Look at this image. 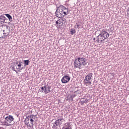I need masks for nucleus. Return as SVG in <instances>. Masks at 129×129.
Returning a JSON list of instances; mask_svg holds the SVG:
<instances>
[{
    "mask_svg": "<svg viewBox=\"0 0 129 129\" xmlns=\"http://www.w3.org/2000/svg\"><path fill=\"white\" fill-rule=\"evenodd\" d=\"M70 12L68 8H66L63 5H60L59 7H57L55 14L57 18H64L65 16L70 14Z\"/></svg>",
    "mask_w": 129,
    "mask_h": 129,
    "instance_id": "nucleus-1",
    "label": "nucleus"
},
{
    "mask_svg": "<svg viewBox=\"0 0 129 129\" xmlns=\"http://www.w3.org/2000/svg\"><path fill=\"white\" fill-rule=\"evenodd\" d=\"M37 120H38L37 115H34L32 114L26 117L25 119L24 122L27 126L32 127V126H33L34 124H35V121H37Z\"/></svg>",
    "mask_w": 129,
    "mask_h": 129,
    "instance_id": "nucleus-2",
    "label": "nucleus"
},
{
    "mask_svg": "<svg viewBox=\"0 0 129 129\" xmlns=\"http://www.w3.org/2000/svg\"><path fill=\"white\" fill-rule=\"evenodd\" d=\"M87 61V59L84 57H78L74 61L75 67L81 69L82 68V65L85 66L87 64V61Z\"/></svg>",
    "mask_w": 129,
    "mask_h": 129,
    "instance_id": "nucleus-3",
    "label": "nucleus"
},
{
    "mask_svg": "<svg viewBox=\"0 0 129 129\" xmlns=\"http://www.w3.org/2000/svg\"><path fill=\"white\" fill-rule=\"evenodd\" d=\"M109 37V33H108L105 30L103 29L100 31L99 35L97 37V39L96 42H100L103 43L104 40Z\"/></svg>",
    "mask_w": 129,
    "mask_h": 129,
    "instance_id": "nucleus-4",
    "label": "nucleus"
},
{
    "mask_svg": "<svg viewBox=\"0 0 129 129\" xmlns=\"http://www.w3.org/2000/svg\"><path fill=\"white\" fill-rule=\"evenodd\" d=\"M14 119V117L11 115H9L5 118V120L4 121L1 122L3 123V125L9 126L11 125V122H12Z\"/></svg>",
    "mask_w": 129,
    "mask_h": 129,
    "instance_id": "nucleus-5",
    "label": "nucleus"
},
{
    "mask_svg": "<svg viewBox=\"0 0 129 129\" xmlns=\"http://www.w3.org/2000/svg\"><path fill=\"white\" fill-rule=\"evenodd\" d=\"M63 120H64L63 118H58L53 123L52 126V128L53 129H57L58 128L57 126H60Z\"/></svg>",
    "mask_w": 129,
    "mask_h": 129,
    "instance_id": "nucleus-6",
    "label": "nucleus"
},
{
    "mask_svg": "<svg viewBox=\"0 0 129 129\" xmlns=\"http://www.w3.org/2000/svg\"><path fill=\"white\" fill-rule=\"evenodd\" d=\"M51 86L48 85V84H45L44 86L41 87V92H44L45 94H48L49 92H51Z\"/></svg>",
    "mask_w": 129,
    "mask_h": 129,
    "instance_id": "nucleus-7",
    "label": "nucleus"
},
{
    "mask_svg": "<svg viewBox=\"0 0 129 129\" xmlns=\"http://www.w3.org/2000/svg\"><path fill=\"white\" fill-rule=\"evenodd\" d=\"M92 75H93V74L91 73H89L86 75L84 80L85 83H86V84H91V80L93 78Z\"/></svg>",
    "mask_w": 129,
    "mask_h": 129,
    "instance_id": "nucleus-8",
    "label": "nucleus"
},
{
    "mask_svg": "<svg viewBox=\"0 0 129 129\" xmlns=\"http://www.w3.org/2000/svg\"><path fill=\"white\" fill-rule=\"evenodd\" d=\"M71 77L69 75L67 74L62 78L61 79V83L63 84L68 83L69 81H70Z\"/></svg>",
    "mask_w": 129,
    "mask_h": 129,
    "instance_id": "nucleus-9",
    "label": "nucleus"
},
{
    "mask_svg": "<svg viewBox=\"0 0 129 129\" xmlns=\"http://www.w3.org/2000/svg\"><path fill=\"white\" fill-rule=\"evenodd\" d=\"M8 21V19L5 17L4 15H0V24H5V23H7Z\"/></svg>",
    "mask_w": 129,
    "mask_h": 129,
    "instance_id": "nucleus-10",
    "label": "nucleus"
},
{
    "mask_svg": "<svg viewBox=\"0 0 129 129\" xmlns=\"http://www.w3.org/2000/svg\"><path fill=\"white\" fill-rule=\"evenodd\" d=\"M62 129H72V125L70 123H66Z\"/></svg>",
    "mask_w": 129,
    "mask_h": 129,
    "instance_id": "nucleus-11",
    "label": "nucleus"
},
{
    "mask_svg": "<svg viewBox=\"0 0 129 129\" xmlns=\"http://www.w3.org/2000/svg\"><path fill=\"white\" fill-rule=\"evenodd\" d=\"M74 93L75 94L73 96V97H75L77 95V94H80L81 93V91H80V90H78V88H75Z\"/></svg>",
    "mask_w": 129,
    "mask_h": 129,
    "instance_id": "nucleus-12",
    "label": "nucleus"
},
{
    "mask_svg": "<svg viewBox=\"0 0 129 129\" xmlns=\"http://www.w3.org/2000/svg\"><path fill=\"white\" fill-rule=\"evenodd\" d=\"M5 16H6L7 18H8L9 22H13V17H12V16H11V15L9 14H5Z\"/></svg>",
    "mask_w": 129,
    "mask_h": 129,
    "instance_id": "nucleus-13",
    "label": "nucleus"
},
{
    "mask_svg": "<svg viewBox=\"0 0 129 129\" xmlns=\"http://www.w3.org/2000/svg\"><path fill=\"white\" fill-rule=\"evenodd\" d=\"M89 102V100L85 99H82L81 100V104L83 105L84 103H88Z\"/></svg>",
    "mask_w": 129,
    "mask_h": 129,
    "instance_id": "nucleus-14",
    "label": "nucleus"
},
{
    "mask_svg": "<svg viewBox=\"0 0 129 129\" xmlns=\"http://www.w3.org/2000/svg\"><path fill=\"white\" fill-rule=\"evenodd\" d=\"M3 33L2 32L3 36L4 37V38H6V37H7V36H9V33L6 31V30H3Z\"/></svg>",
    "mask_w": 129,
    "mask_h": 129,
    "instance_id": "nucleus-15",
    "label": "nucleus"
},
{
    "mask_svg": "<svg viewBox=\"0 0 129 129\" xmlns=\"http://www.w3.org/2000/svg\"><path fill=\"white\" fill-rule=\"evenodd\" d=\"M24 64L25 66H28L29 63H30V60L29 59L23 60Z\"/></svg>",
    "mask_w": 129,
    "mask_h": 129,
    "instance_id": "nucleus-16",
    "label": "nucleus"
},
{
    "mask_svg": "<svg viewBox=\"0 0 129 129\" xmlns=\"http://www.w3.org/2000/svg\"><path fill=\"white\" fill-rule=\"evenodd\" d=\"M71 35H74V34H76V30L74 29H71L70 31Z\"/></svg>",
    "mask_w": 129,
    "mask_h": 129,
    "instance_id": "nucleus-17",
    "label": "nucleus"
},
{
    "mask_svg": "<svg viewBox=\"0 0 129 129\" xmlns=\"http://www.w3.org/2000/svg\"><path fill=\"white\" fill-rule=\"evenodd\" d=\"M58 21V23H63V22H65V20H64V19L60 18L57 20Z\"/></svg>",
    "mask_w": 129,
    "mask_h": 129,
    "instance_id": "nucleus-18",
    "label": "nucleus"
},
{
    "mask_svg": "<svg viewBox=\"0 0 129 129\" xmlns=\"http://www.w3.org/2000/svg\"><path fill=\"white\" fill-rule=\"evenodd\" d=\"M22 64H23V62H22V61H19V64H17V66L18 67H22Z\"/></svg>",
    "mask_w": 129,
    "mask_h": 129,
    "instance_id": "nucleus-19",
    "label": "nucleus"
},
{
    "mask_svg": "<svg viewBox=\"0 0 129 129\" xmlns=\"http://www.w3.org/2000/svg\"><path fill=\"white\" fill-rule=\"evenodd\" d=\"M3 38V39H5V37L3 36V32L0 31V38Z\"/></svg>",
    "mask_w": 129,
    "mask_h": 129,
    "instance_id": "nucleus-20",
    "label": "nucleus"
},
{
    "mask_svg": "<svg viewBox=\"0 0 129 129\" xmlns=\"http://www.w3.org/2000/svg\"><path fill=\"white\" fill-rule=\"evenodd\" d=\"M2 27H3V28L4 29H7V30H8V29H9V27L8 26V25H2Z\"/></svg>",
    "mask_w": 129,
    "mask_h": 129,
    "instance_id": "nucleus-21",
    "label": "nucleus"
},
{
    "mask_svg": "<svg viewBox=\"0 0 129 129\" xmlns=\"http://www.w3.org/2000/svg\"><path fill=\"white\" fill-rule=\"evenodd\" d=\"M17 69H18L20 71H22V70L24 69V67H18V68H17Z\"/></svg>",
    "mask_w": 129,
    "mask_h": 129,
    "instance_id": "nucleus-22",
    "label": "nucleus"
},
{
    "mask_svg": "<svg viewBox=\"0 0 129 129\" xmlns=\"http://www.w3.org/2000/svg\"><path fill=\"white\" fill-rule=\"evenodd\" d=\"M58 25H59V22H58V21H56L55 22V27H58Z\"/></svg>",
    "mask_w": 129,
    "mask_h": 129,
    "instance_id": "nucleus-23",
    "label": "nucleus"
},
{
    "mask_svg": "<svg viewBox=\"0 0 129 129\" xmlns=\"http://www.w3.org/2000/svg\"><path fill=\"white\" fill-rule=\"evenodd\" d=\"M12 70H13V71H15V72H16V73H18V71H17V70H16V69L15 68V67H12Z\"/></svg>",
    "mask_w": 129,
    "mask_h": 129,
    "instance_id": "nucleus-24",
    "label": "nucleus"
},
{
    "mask_svg": "<svg viewBox=\"0 0 129 129\" xmlns=\"http://www.w3.org/2000/svg\"><path fill=\"white\" fill-rule=\"evenodd\" d=\"M64 22H62V24H64V26H67V23H66V19H64Z\"/></svg>",
    "mask_w": 129,
    "mask_h": 129,
    "instance_id": "nucleus-25",
    "label": "nucleus"
},
{
    "mask_svg": "<svg viewBox=\"0 0 129 129\" xmlns=\"http://www.w3.org/2000/svg\"><path fill=\"white\" fill-rule=\"evenodd\" d=\"M58 27H62V24H61V23H60V22H59V23H58Z\"/></svg>",
    "mask_w": 129,
    "mask_h": 129,
    "instance_id": "nucleus-26",
    "label": "nucleus"
},
{
    "mask_svg": "<svg viewBox=\"0 0 129 129\" xmlns=\"http://www.w3.org/2000/svg\"><path fill=\"white\" fill-rule=\"evenodd\" d=\"M16 64L17 65H18V64H19V61H16Z\"/></svg>",
    "mask_w": 129,
    "mask_h": 129,
    "instance_id": "nucleus-27",
    "label": "nucleus"
},
{
    "mask_svg": "<svg viewBox=\"0 0 129 129\" xmlns=\"http://www.w3.org/2000/svg\"><path fill=\"white\" fill-rule=\"evenodd\" d=\"M80 26V25L79 24H78L77 26V28H79V26Z\"/></svg>",
    "mask_w": 129,
    "mask_h": 129,
    "instance_id": "nucleus-28",
    "label": "nucleus"
},
{
    "mask_svg": "<svg viewBox=\"0 0 129 129\" xmlns=\"http://www.w3.org/2000/svg\"><path fill=\"white\" fill-rule=\"evenodd\" d=\"M12 7H15L16 8V6H15V5H13Z\"/></svg>",
    "mask_w": 129,
    "mask_h": 129,
    "instance_id": "nucleus-29",
    "label": "nucleus"
},
{
    "mask_svg": "<svg viewBox=\"0 0 129 129\" xmlns=\"http://www.w3.org/2000/svg\"><path fill=\"white\" fill-rule=\"evenodd\" d=\"M93 41H95V38H93Z\"/></svg>",
    "mask_w": 129,
    "mask_h": 129,
    "instance_id": "nucleus-30",
    "label": "nucleus"
},
{
    "mask_svg": "<svg viewBox=\"0 0 129 129\" xmlns=\"http://www.w3.org/2000/svg\"><path fill=\"white\" fill-rule=\"evenodd\" d=\"M74 28H76V25L75 26Z\"/></svg>",
    "mask_w": 129,
    "mask_h": 129,
    "instance_id": "nucleus-31",
    "label": "nucleus"
}]
</instances>
